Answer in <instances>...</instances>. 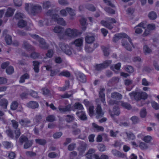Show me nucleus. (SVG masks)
Masks as SVG:
<instances>
[{
  "label": "nucleus",
  "mask_w": 159,
  "mask_h": 159,
  "mask_svg": "<svg viewBox=\"0 0 159 159\" xmlns=\"http://www.w3.org/2000/svg\"><path fill=\"white\" fill-rule=\"evenodd\" d=\"M52 20L56 21L57 23L61 25H66V22L62 18H58L59 16L57 15L54 14L52 16Z\"/></svg>",
  "instance_id": "obj_11"
},
{
  "label": "nucleus",
  "mask_w": 159,
  "mask_h": 159,
  "mask_svg": "<svg viewBox=\"0 0 159 159\" xmlns=\"http://www.w3.org/2000/svg\"><path fill=\"white\" fill-rule=\"evenodd\" d=\"M14 71V69L13 67L10 66L8 67L6 70L7 73L8 74H12Z\"/></svg>",
  "instance_id": "obj_43"
},
{
  "label": "nucleus",
  "mask_w": 159,
  "mask_h": 159,
  "mask_svg": "<svg viewBox=\"0 0 159 159\" xmlns=\"http://www.w3.org/2000/svg\"><path fill=\"white\" fill-rule=\"evenodd\" d=\"M138 137L142 139L146 143H149L152 139V137L150 135H147L144 136L143 138V135L142 134H139L138 135Z\"/></svg>",
  "instance_id": "obj_16"
},
{
  "label": "nucleus",
  "mask_w": 159,
  "mask_h": 159,
  "mask_svg": "<svg viewBox=\"0 0 159 159\" xmlns=\"http://www.w3.org/2000/svg\"><path fill=\"white\" fill-rule=\"evenodd\" d=\"M120 114L119 110L118 108H114L113 111L110 113L111 116H113L114 115H118Z\"/></svg>",
  "instance_id": "obj_36"
},
{
  "label": "nucleus",
  "mask_w": 159,
  "mask_h": 159,
  "mask_svg": "<svg viewBox=\"0 0 159 159\" xmlns=\"http://www.w3.org/2000/svg\"><path fill=\"white\" fill-rule=\"evenodd\" d=\"M62 135V133L61 132L56 133L53 135V137L55 139L59 138Z\"/></svg>",
  "instance_id": "obj_54"
},
{
  "label": "nucleus",
  "mask_w": 159,
  "mask_h": 159,
  "mask_svg": "<svg viewBox=\"0 0 159 159\" xmlns=\"http://www.w3.org/2000/svg\"><path fill=\"white\" fill-rule=\"evenodd\" d=\"M98 148L99 151H104L106 150V148L104 145H99Z\"/></svg>",
  "instance_id": "obj_57"
},
{
  "label": "nucleus",
  "mask_w": 159,
  "mask_h": 159,
  "mask_svg": "<svg viewBox=\"0 0 159 159\" xmlns=\"http://www.w3.org/2000/svg\"><path fill=\"white\" fill-rule=\"evenodd\" d=\"M16 6H20L22 3V0H13Z\"/></svg>",
  "instance_id": "obj_52"
},
{
  "label": "nucleus",
  "mask_w": 159,
  "mask_h": 159,
  "mask_svg": "<svg viewBox=\"0 0 159 159\" xmlns=\"http://www.w3.org/2000/svg\"><path fill=\"white\" fill-rule=\"evenodd\" d=\"M59 47L61 50L65 52L66 54L68 55H70L72 54L71 51L69 50V47L64 43L61 44L59 45Z\"/></svg>",
  "instance_id": "obj_10"
},
{
  "label": "nucleus",
  "mask_w": 159,
  "mask_h": 159,
  "mask_svg": "<svg viewBox=\"0 0 159 159\" xmlns=\"http://www.w3.org/2000/svg\"><path fill=\"white\" fill-rule=\"evenodd\" d=\"M105 11L108 13L113 14L115 13V11L112 9H110L109 8H107L105 9Z\"/></svg>",
  "instance_id": "obj_60"
},
{
  "label": "nucleus",
  "mask_w": 159,
  "mask_h": 159,
  "mask_svg": "<svg viewBox=\"0 0 159 159\" xmlns=\"http://www.w3.org/2000/svg\"><path fill=\"white\" fill-rule=\"evenodd\" d=\"M24 46L25 48L29 50V49H30L31 50H33V47L31 46V45H30L28 43H25L24 44Z\"/></svg>",
  "instance_id": "obj_56"
},
{
  "label": "nucleus",
  "mask_w": 159,
  "mask_h": 159,
  "mask_svg": "<svg viewBox=\"0 0 159 159\" xmlns=\"http://www.w3.org/2000/svg\"><path fill=\"white\" fill-rule=\"evenodd\" d=\"M79 34L78 30L75 29L68 28L65 31V35L71 38H73L77 37Z\"/></svg>",
  "instance_id": "obj_3"
},
{
  "label": "nucleus",
  "mask_w": 159,
  "mask_h": 159,
  "mask_svg": "<svg viewBox=\"0 0 159 159\" xmlns=\"http://www.w3.org/2000/svg\"><path fill=\"white\" fill-rule=\"evenodd\" d=\"M127 137V138H124L125 141H128V140H133L135 139V137L134 134L132 133L129 132L125 134Z\"/></svg>",
  "instance_id": "obj_22"
},
{
  "label": "nucleus",
  "mask_w": 159,
  "mask_h": 159,
  "mask_svg": "<svg viewBox=\"0 0 159 159\" xmlns=\"http://www.w3.org/2000/svg\"><path fill=\"white\" fill-rule=\"evenodd\" d=\"M94 36L93 34H89L85 37L86 43H91L94 40Z\"/></svg>",
  "instance_id": "obj_20"
},
{
  "label": "nucleus",
  "mask_w": 159,
  "mask_h": 159,
  "mask_svg": "<svg viewBox=\"0 0 159 159\" xmlns=\"http://www.w3.org/2000/svg\"><path fill=\"white\" fill-rule=\"evenodd\" d=\"M53 54V51L52 50H49L46 54L47 57H51Z\"/></svg>",
  "instance_id": "obj_64"
},
{
  "label": "nucleus",
  "mask_w": 159,
  "mask_h": 159,
  "mask_svg": "<svg viewBox=\"0 0 159 159\" xmlns=\"http://www.w3.org/2000/svg\"><path fill=\"white\" fill-rule=\"evenodd\" d=\"M104 89H101L99 92V98H100L101 99V100L98 99L96 101V102H99V101H101V102L103 103L104 104H105L106 103L105 100V94L103 92L104 91Z\"/></svg>",
  "instance_id": "obj_19"
},
{
  "label": "nucleus",
  "mask_w": 159,
  "mask_h": 159,
  "mask_svg": "<svg viewBox=\"0 0 159 159\" xmlns=\"http://www.w3.org/2000/svg\"><path fill=\"white\" fill-rule=\"evenodd\" d=\"M123 39L122 45L127 50L131 51L133 47L131 40L129 36L124 33L116 34L113 39L114 42H116L118 40Z\"/></svg>",
  "instance_id": "obj_1"
},
{
  "label": "nucleus",
  "mask_w": 159,
  "mask_h": 159,
  "mask_svg": "<svg viewBox=\"0 0 159 159\" xmlns=\"http://www.w3.org/2000/svg\"><path fill=\"white\" fill-rule=\"evenodd\" d=\"M25 9L29 14H31L32 13V11L36 10L38 11L40 10L41 9V7L39 5L26 3L25 5Z\"/></svg>",
  "instance_id": "obj_4"
},
{
  "label": "nucleus",
  "mask_w": 159,
  "mask_h": 159,
  "mask_svg": "<svg viewBox=\"0 0 159 159\" xmlns=\"http://www.w3.org/2000/svg\"><path fill=\"white\" fill-rule=\"evenodd\" d=\"M92 125L95 131L96 132H98L103 130V127L98 126L95 123H93Z\"/></svg>",
  "instance_id": "obj_27"
},
{
  "label": "nucleus",
  "mask_w": 159,
  "mask_h": 159,
  "mask_svg": "<svg viewBox=\"0 0 159 159\" xmlns=\"http://www.w3.org/2000/svg\"><path fill=\"white\" fill-rule=\"evenodd\" d=\"M131 144L134 148L139 147L142 149L146 150L148 148L147 144L140 141H138L137 143L135 142H132L131 143Z\"/></svg>",
  "instance_id": "obj_5"
},
{
  "label": "nucleus",
  "mask_w": 159,
  "mask_h": 159,
  "mask_svg": "<svg viewBox=\"0 0 159 159\" xmlns=\"http://www.w3.org/2000/svg\"><path fill=\"white\" fill-rule=\"evenodd\" d=\"M126 70L129 73H132L134 71L133 67L130 66H128L126 67Z\"/></svg>",
  "instance_id": "obj_58"
},
{
  "label": "nucleus",
  "mask_w": 159,
  "mask_h": 159,
  "mask_svg": "<svg viewBox=\"0 0 159 159\" xmlns=\"http://www.w3.org/2000/svg\"><path fill=\"white\" fill-rule=\"evenodd\" d=\"M32 39L39 42L41 45H45L44 40L41 38H40L37 35L33 34L31 35Z\"/></svg>",
  "instance_id": "obj_21"
},
{
  "label": "nucleus",
  "mask_w": 159,
  "mask_h": 159,
  "mask_svg": "<svg viewBox=\"0 0 159 159\" xmlns=\"http://www.w3.org/2000/svg\"><path fill=\"white\" fill-rule=\"evenodd\" d=\"M3 144L7 148H10L12 146V144L11 143L7 142H4Z\"/></svg>",
  "instance_id": "obj_46"
},
{
  "label": "nucleus",
  "mask_w": 159,
  "mask_h": 159,
  "mask_svg": "<svg viewBox=\"0 0 159 159\" xmlns=\"http://www.w3.org/2000/svg\"><path fill=\"white\" fill-rule=\"evenodd\" d=\"M111 100H119L122 98V96L120 94L117 93H112L111 95Z\"/></svg>",
  "instance_id": "obj_25"
},
{
  "label": "nucleus",
  "mask_w": 159,
  "mask_h": 159,
  "mask_svg": "<svg viewBox=\"0 0 159 159\" xmlns=\"http://www.w3.org/2000/svg\"><path fill=\"white\" fill-rule=\"evenodd\" d=\"M93 108L94 107L91 106H90L89 108L88 112L89 114L91 116H92L93 115Z\"/></svg>",
  "instance_id": "obj_47"
},
{
  "label": "nucleus",
  "mask_w": 159,
  "mask_h": 159,
  "mask_svg": "<svg viewBox=\"0 0 159 159\" xmlns=\"http://www.w3.org/2000/svg\"><path fill=\"white\" fill-rule=\"evenodd\" d=\"M112 153L114 155L118 157H124L125 156L124 154L115 150L112 151Z\"/></svg>",
  "instance_id": "obj_33"
},
{
  "label": "nucleus",
  "mask_w": 159,
  "mask_h": 159,
  "mask_svg": "<svg viewBox=\"0 0 159 159\" xmlns=\"http://www.w3.org/2000/svg\"><path fill=\"white\" fill-rule=\"evenodd\" d=\"M116 22V20L115 19L112 18H109L108 19L107 21L103 20L102 21H101V24L104 26L110 29H111L113 27L111 24V23H115Z\"/></svg>",
  "instance_id": "obj_6"
},
{
  "label": "nucleus",
  "mask_w": 159,
  "mask_h": 159,
  "mask_svg": "<svg viewBox=\"0 0 159 159\" xmlns=\"http://www.w3.org/2000/svg\"><path fill=\"white\" fill-rule=\"evenodd\" d=\"M129 95L132 98H134L136 100H139L141 99H145L147 98V94L144 92H132Z\"/></svg>",
  "instance_id": "obj_2"
},
{
  "label": "nucleus",
  "mask_w": 159,
  "mask_h": 159,
  "mask_svg": "<svg viewBox=\"0 0 159 159\" xmlns=\"http://www.w3.org/2000/svg\"><path fill=\"white\" fill-rule=\"evenodd\" d=\"M7 105V101L5 99H3L0 101V105L3 108L6 109Z\"/></svg>",
  "instance_id": "obj_30"
},
{
  "label": "nucleus",
  "mask_w": 159,
  "mask_h": 159,
  "mask_svg": "<svg viewBox=\"0 0 159 159\" xmlns=\"http://www.w3.org/2000/svg\"><path fill=\"white\" fill-rule=\"evenodd\" d=\"M76 114L81 120H84L87 118L85 113L84 111L77 112Z\"/></svg>",
  "instance_id": "obj_23"
},
{
  "label": "nucleus",
  "mask_w": 159,
  "mask_h": 159,
  "mask_svg": "<svg viewBox=\"0 0 159 159\" xmlns=\"http://www.w3.org/2000/svg\"><path fill=\"white\" fill-rule=\"evenodd\" d=\"M79 80L82 82H85L86 81V78L85 75L83 74H81Z\"/></svg>",
  "instance_id": "obj_51"
},
{
  "label": "nucleus",
  "mask_w": 159,
  "mask_h": 159,
  "mask_svg": "<svg viewBox=\"0 0 159 159\" xmlns=\"http://www.w3.org/2000/svg\"><path fill=\"white\" fill-rule=\"evenodd\" d=\"M121 66V64L120 63H118V64L114 66H112L111 67V69L115 71H116V70H118L120 69Z\"/></svg>",
  "instance_id": "obj_44"
},
{
  "label": "nucleus",
  "mask_w": 159,
  "mask_h": 159,
  "mask_svg": "<svg viewBox=\"0 0 159 159\" xmlns=\"http://www.w3.org/2000/svg\"><path fill=\"white\" fill-rule=\"evenodd\" d=\"M6 133L7 135L11 138H13L15 136L16 139L18 138L19 136L20 135V133L19 129H18L15 130V133L12 134L10 130H7Z\"/></svg>",
  "instance_id": "obj_13"
},
{
  "label": "nucleus",
  "mask_w": 159,
  "mask_h": 159,
  "mask_svg": "<svg viewBox=\"0 0 159 159\" xmlns=\"http://www.w3.org/2000/svg\"><path fill=\"white\" fill-rule=\"evenodd\" d=\"M14 11L13 9L9 8L6 13V16L9 17L11 16L13 14Z\"/></svg>",
  "instance_id": "obj_35"
},
{
  "label": "nucleus",
  "mask_w": 159,
  "mask_h": 159,
  "mask_svg": "<svg viewBox=\"0 0 159 159\" xmlns=\"http://www.w3.org/2000/svg\"><path fill=\"white\" fill-rule=\"evenodd\" d=\"M111 61H107L104 62L102 64H98L96 66V69L98 70H99L105 68L109 66L111 63Z\"/></svg>",
  "instance_id": "obj_17"
},
{
  "label": "nucleus",
  "mask_w": 159,
  "mask_h": 159,
  "mask_svg": "<svg viewBox=\"0 0 159 159\" xmlns=\"http://www.w3.org/2000/svg\"><path fill=\"white\" fill-rule=\"evenodd\" d=\"M35 141L37 143L41 145H43L46 142L45 140L43 139H37L35 140Z\"/></svg>",
  "instance_id": "obj_48"
},
{
  "label": "nucleus",
  "mask_w": 159,
  "mask_h": 159,
  "mask_svg": "<svg viewBox=\"0 0 159 159\" xmlns=\"http://www.w3.org/2000/svg\"><path fill=\"white\" fill-rule=\"evenodd\" d=\"M140 115L141 117H144L147 115V112L145 109H143L140 111Z\"/></svg>",
  "instance_id": "obj_50"
},
{
  "label": "nucleus",
  "mask_w": 159,
  "mask_h": 159,
  "mask_svg": "<svg viewBox=\"0 0 159 159\" xmlns=\"http://www.w3.org/2000/svg\"><path fill=\"white\" fill-rule=\"evenodd\" d=\"M41 63L37 61H33V65L34 66V71L36 72H38L39 71V65Z\"/></svg>",
  "instance_id": "obj_28"
},
{
  "label": "nucleus",
  "mask_w": 159,
  "mask_h": 159,
  "mask_svg": "<svg viewBox=\"0 0 159 159\" xmlns=\"http://www.w3.org/2000/svg\"><path fill=\"white\" fill-rule=\"evenodd\" d=\"M5 40L7 44H10L12 43V41L11 37L9 35H7L6 36Z\"/></svg>",
  "instance_id": "obj_38"
},
{
  "label": "nucleus",
  "mask_w": 159,
  "mask_h": 159,
  "mask_svg": "<svg viewBox=\"0 0 159 159\" xmlns=\"http://www.w3.org/2000/svg\"><path fill=\"white\" fill-rule=\"evenodd\" d=\"M18 106L17 102L16 101L13 102L11 105V108L12 110H15L16 109Z\"/></svg>",
  "instance_id": "obj_34"
},
{
  "label": "nucleus",
  "mask_w": 159,
  "mask_h": 159,
  "mask_svg": "<svg viewBox=\"0 0 159 159\" xmlns=\"http://www.w3.org/2000/svg\"><path fill=\"white\" fill-rule=\"evenodd\" d=\"M70 105H68L67 107H59V109L61 112H63L70 111Z\"/></svg>",
  "instance_id": "obj_31"
},
{
  "label": "nucleus",
  "mask_w": 159,
  "mask_h": 159,
  "mask_svg": "<svg viewBox=\"0 0 159 159\" xmlns=\"http://www.w3.org/2000/svg\"><path fill=\"white\" fill-rule=\"evenodd\" d=\"M152 107L155 109L158 110L159 109V105L156 102L152 101L151 102Z\"/></svg>",
  "instance_id": "obj_41"
},
{
  "label": "nucleus",
  "mask_w": 159,
  "mask_h": 159,
  "mask_svg": "<svg viewBox=\"0 0 159 159\" xmlns=\"http://www.w3.org/2000/svg\"><path fill=\"white\" fill-rule=\"evenodd\" d=\"M83 39L82 38H79L75 39L72 43V44L76 47L81 48L83 45Z\"/></svg>",
  "instance_id": "obj_18"
},
{
  "label": "nucleus",
  "mask_w": 159,
  "mask_h": 159,
  "mask_svg": "<svg viewBox=\"0 0 159 159\" xmlns=\"http://www.w3.org/2000/svg\"><path fill=\"white\" fill-rule=\"evenodd\" d=\"M74 120V117L72 116L67 115L66 118L67 122H69L72 121Z\"/></svg>",
  "instance_id": "obj_53"
},
{
  "label": "nucleus",
  "mask_w": 159,
  "mask_h": 159,
  "mask_svg": "<svg viewBox=\"0 0 159 159\" xmlns=\"http://www.w3.org/2000/svg\"><path fill=\"white\" fill-rule=\"evenodd\" d=\"M26 25V22L23 20H20L18 22V25L19 27H24Z\"/></svg>",
  "instance_id": "obj_55"
},
{
  "label": "nucleus",
  "mask_w": 159,
  "mask_h": 159,
  "mask_svg": "<svg viewBox=\"0 0 159 159\" xmlns=\"http://www.w3.org/2000/svg\"><path fill=\"white\" fill-rule=\"evenodd\" d=\"M20 142L21 143L25 142L24 148H27L30 147L32 144V141L28 140L27 138L24 136H21L20 138Z\"/></svg>",
  "instance_id": "obj_7"
},
{
  "label": "nucleus",
  "mask_w": 159,
  "mask_h": 159,
  "mask_svg": "<svg viewBox=\"0 0 159 159\" xmlns=\"http://www.w3.org/2000/svg\"><path fill=\"white\" fill-rule=\"evenodd\" d=\"M93 149H89L87 153L86 156L88 159H91L94 158L95 159H100L99 157L96 154H93L95 152Z\"/></svg>",
  "instance_id": "obj_8"
},
{
  "label": "nucleus",
  "mask_w": 159,
  "mask_h": 159,
  "mask_svg": "<svg viewBox=\"0 0 159 159\" xmlns=\"http://www.w3.org/2000/svg\"><path fill=\"white\" fill-rule=\"evenodd\" d=\"M131 120L134 123H137L139 120L138 118L135 116H134L132 117L131 118Z\"/></svg>",
  "instance_id": "obj_62"
},
{
  "label": "nucleus",
  "mask_w": 159,
  "mask_h": 159,
  "mask_svg": "<svg viewBox=\"0 0 159 159\" xmlns=\"http://www.w3.org/2000/svg\"><path fill=\"white\" fill-rule=\"evenodd\" d=\"M66 11L65 10H61L60 11L61 14L63 16H66L67 13H69L71 16H73L75 14L74 11L70 8H66Z\"/></svg>",
  "instance_id": "obj_15"
},
{
  "label": "nucleus",
  "mask_w": 159,
  "mask_h": 159,
  "mask_svg": "<svg viewBox=\"0 0 159 159\" xmlns=\"http://www.w3.org/2000/svg\"><path fill=\"white\" fill-rule=\"evenodd\" d=\"M38 103L35 102L31 101L29 102L27 105V106L30 108H35L37 107L38 106Z\"/></svg>",
  "instance_id": "obj_24"
},
{
  "label": "nucleus",
  "mask_w": 159,
  "mask_h": 159,
  "mask_svg": "<svg viewBox=\"0 0 159 159\" xmlns=\"http://www.w3.org/2000/svg\"><path fill=\"white\" fill-rule=\"evenodd\" d=\"M94 50L93 49L90 48L89 45L88 44H86L85 46V50L86 51L88 52H92Z\"/></svg>",
  "instance_id": "obj_49"
},
{
  "label": "nucleus",
  "mask_w": 159,
  "mask_h": 159,
  "mask_svg": "<svg viewBox=\"0 0 159 159\" xmlns=\"http://www.w3.org/2000/svg\"><path fill=\"white\" fill-rule=\"evenodd\" d=\"M86 20L84 18H82L80 20V23L83 26V29L84 30L85 29V26L86 24Z\"/></svg>",
  "instance_id": "obj_45"
},
{
  "label": "nucleus",
  "mask_w": 159,
  "mask_h": 159,
  "mask_svg": "<svg viewBox=\"0 0 159 159\" xmlns=\"http://www.w3.org/2000/svg\"><path fill=\"white\" fill-rule=\"evenodd\" d=\"M146 24V22H142L139 24L135 27V33L137 34L142 33L143 32L142 29H144L145 27V25Z\"/></svg>",
  "instance_id": "obj_9"
},
{
  "label": "nucleus",
  "mask_w": 159,
  "mask_h": 159,
  "mask_svg": "<svg viewBox=\"0 0 159 159\" xmlns=\"http://www.w3.org/2000/svg\"><path fill=\"white\" fill-rule=\"evenodd\" d=\"M143 50L145 54L149 53L151 52V49L147 45L144 46Z\"/></svg>",
  "instance_id": "obj_37"
},
{
  "label": "nucleus",
  "mask_w": 159,
  "mask_h": 159,
  "mask_svg": "<svg viewBox=\"0 0 159 159\" xmlns=\"http://www.w3.org/2000/svg\"><path fill=\"white\" fill-rule=\"evenodd\" d=\"M97 117H99L102 116L104 113L102 111L101 106L100 105H98L96 110Z\"/></svg>",
  "instance_id": "obj_26"
},
{
  "label": "nucleus",
  "mask_w": 159,
  "mask_h": 159,
  "mask_svg": "<svg viewBox=\"0 0 159 159\" xmlns=\"http://www.w3.org/2000/svg\"><path fill=\"white\" fill-rule=\"evenodd\" d=\"M55 119V118L53 116L50 115L48 116L46 120L48 121H52Z\"/></svg>",
  "instance_id": "obj_59"
},
{
  "label": "nucleus",
  "mask_w": 159,
  "mask_h": 159,
  "mask_svg": "<svg viewBox=\"0 0 159 159\" xmlns=\"http://www.w3.org/2000/svg\"><path fill=\"white\" fill-rule=\"evenodd\" d=\"M29 76L28 74H25L22 75L20 77V83H23L25 81V80L29 78Z\"/></svg>",
  "instance_id": "obj_39"
},
{
  "label": "nucleus",
  "mask_w": 159,
  "mask_h": 159,
  "mask_svg": "<svg viewBox=\"0 0 159 159\" xmlns=\"http://www.w3.org/2000/svg\"><path fill=\"white\" fill-rule=\"evenodd\" d=\"M86 150V147L84 146L82 147L81 148L79 149V150L80 152V154H82Z\"/></svg>",
  "instance_id": "obj_61"
},
{
  "label": "nucleus",
  "mask_w": 159,
  "mask_h": 159,
  "mask_svg": "<svg viewBox=\"0 0 159 159\" xmlns=\"http://www.w3.org/2000/svg\"><path fill=\"white\" fill-rule=\"evenodd\" d=\"M58 75L60 76H64L66 77H69L70 75V74L67 71H64L59 73Z\"/></svg>",
  "instance_id": "obj_32"
},
{
  "label": "nucleus",
  "mask_w": 159,
  "mask_h": 159,
  "mask_svg": "<svg viewBox=\"0 0 159 159\" xmlns=\"http://www.w3.org/2000/svg\"><path fill=\"white\" fill-rule=\"evenodd\" d=\"M74 108L75 109L79 110H82L84 109L83 106L81 104L79 103H77L75 104L74 105Z\"/></svg>",
  "instance_id": "obj_42"
},
{
  "label": "nucleus",
  "mask_w": 159,
  "mask_h": 159,
  "mask_svg": "<svg viewBox=\"0 0 159 159\" xmlns=\"http://www.w3.org/2000/svg\"><path fill=\"white\" fill-rule=\"evenodd\" d=\"M108 102L111 105L113 104H114V103L115 104H116L117 103V102H118V104L119 105H121L127 109H130L131 108V107L130 105H129L128 104L123 103V102L121 101H119L118 102L117 101L116 102H112L111 101L108 100Z\"/></svg>",
  "instance_id": "obj_12"
},
{
  "label": "nucleus",
  "mask_w": 159,
  "mask_h": 159,
  "mask_svg": "<svg viewBox=\"0 0 159 159\" xmlns=\"http://www.w3.org/2000/svg\"><path fill=\"white\" fill-rule=\"evenodd\" d=\"M155 28V25L153 24H149L147 26V28L145 29L143 34L144 36L148 35L150 32L151 30H154Z\"/></svg>",
  "instance_id": "obj_14"
},
{
  "label": "nucleus",
  "mask_w": 159,
  "mask_h": 159,
  "mask_svg": "<svg viewBox=\"0 0 159 159\" xmlns=\"http://www.w3.org/2000/svg\"><path fill=\"white\" fill-rule=\"evenodd\" d=\"M157 16L156 13L153 11L150 12L148 14V17L151 20H155L156 19Z\"/></svg>",
  "instance_id": "obj_29"
},
{
  "label": "nucleus",
  "mask_w": 159,
  "mask_h": 159,
  "mask_svg": "<svg viewBox=\"0 0 159 159\" xmlns=\"http://www.w3.org/2000/svg\"><path fill=\"white\" fill-rule=\"evenodd\" d=\"M30 95L34 98H37L38 97V94L37 93L33 90H31L30 93Z\"/></svg>",
  "instance_id": "obj_63"
},
{
  "label": "nucleus",
  "mask_w": 159,
  "mask_h": 159,
  "mask_svg": "<svg viewBox=\"0 0 159 159\" xmlns=\"http://www.w3.org/2000/svg\"><path fill=\"white\" fill-rule=\"evenodd\" d=\"M62 30V28L60 26H56L53 30V31L55 33H60L61 32Z\"/></svg>",
  "instance_id": "obj_40"
}]
</instances>
